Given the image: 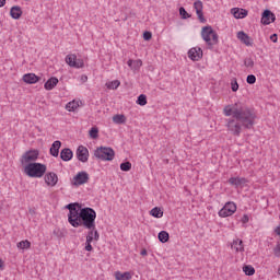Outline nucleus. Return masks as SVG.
Wrapping results in <instances>:
<instances>
[{
    "mask_svg": "<svg viewBox=\"0 0 280 280\" xmlns=\"http://www.w3.org/2000/svg\"><path fill=\"white\" fill-rule=\"evenodd\" d=\"M243 272H245L247 277H253V275H255V267L246 265L243 267Z\"/></svg>",
    "mask_w": 280,
    "mask_h": 280,
    "instance_id": "obj_30",
    "label": "nucleus"
},
{
    "mask_svg": "<svg viewBox=\"0 0 280 280\" xmlns=\"http://www.w3.org/2000/svg\"><path fill=\"white\" fill-rule=\"evenodd\" d=\"M275 257L280 258V242L277 243L276 247L273 248Z\"/></svg>",
    "mask_w": 280,
    "mask_h": 280,
    "instance_id": "obj_41",
    "label": "nucleus"
},
{
    "mask_svg": "<svg viewBox=\"0 0 280 280\" xmlns=\"http://www.w3.org/2000/svg\"><path fill=\"white\" fill-rule=\"evenodd\" d=\"M23 82L26 84H36V82H40V77L35 73H26L23 75Z\"/></svg>",
    "mask_w": 280,
    "mask_h": 280,
    "instance_id": "obj_18",
    "label": "nucleus"
},
{
    "mask_svg": "<svg viewBox=\"0 0 280 280\" xmlns=\"http://www.w3.org/2000/svg\"><path fill=\"white\" fill-rule=\"evenodd\" d=\"M137 104L139 106H145V104H148V96H145V94H140L138 96Z\"/></svg>",
    "mask_w": 280,
    "mask_h": 280,
    "instance_id": "obj_33",
    "label": "nucleus"
},
{
    "mask_svg": "<svg viewBox=\"0 0 280 280\" xmlns=\"http://www.w3.org/2000/svg\"><path fill=\"white\" fill-rule=\"evenodd\" d=\"M10 15L15 21H19V19H21V16H23V10L19 5L12 7L11 10H10Z\"/></svg>",
    "mask_w": 280,
    "mask_h": 280,
    "instance_id": "obj_24",
    "label": "nucleus"
},
{
    "mask_svg": "<svg viewBox=\"0 0 280 280\" xmlns=\"http://www.w3.org/2000/svg\"><path fill=\"white\" fill-rule=\"evenodd\" d=\"M89 133L91 139H97V137H100V129H97V127H92Z\"/></svg>",
    "mask_w": 280,
    "mask_h": 280,
    "instance_id": "obj_35",
    "label": "nucleus"
},
{
    "mask_svg": "<svg viewBox=\"0 0 280 280\" xmlns=\"http://www.w3.org/2000/svg\"><path fill=\"white\" fill-rule=\"evenodd\" d=\"M232 14L234 19H246V16H248V11L245 9L234 8L232 9Z\"/></svg>",
    "mask_w": 280,
    "mask_h": 280,
    "instance_id": "obj_21",
    "label": "nucleus"
},
{
    "mask_svg": "<svg viewBox=\"0 0 280 280\" xmlns=\"http://www.w3.org/2000/svg\"><path fill=\"white\" fill-rule=\"evenodd\" d=\"M231 90L233 91V93H237V91L240 90V84L237 83V79H233L231 81Z\"/></svg>",
    "mask_w": 280,
    "mask_h": 280,
    "instance_id": "obj_39",
    "label": "nucleus"
},
{
    "mask_svg": "<svg viewBox=\"0 0 280 280\" xmlns=\"http://www.w3.org/2000/svg\"><path fill=\"white\" fill-rule=\"evenodd\" d=\"M223 114L225 117H231L226 119V128L233 137H240L242 130H253L255 128V119H257V114L253 108L244 105V103H235L233 105H228L223 108Z\"/></svg>",
    "mask_w": 280,
    "mask_h": 280,
    "instance_id": "obj_1",
    "label": "nucleus"
},
{
    "mask_svg": "<svg viewBox=\"0 0 280 280\" xmlns=\"http://www.w3.org/2000/svg\"><path fill=\"white\" fill-rule=\"evenodd\" d=\"M121 172H130L132 170V163L130 162H124L120 164Z\"/></svg>",
    "mask_w": 280,
    "mask_h": 280,
    "instance_id": "obj_36",
    "label": "nucleus"
},
{
    "mask_svg": "<svg viewBox=\"0 0 280 280\" xmlns=\"http://www.w3.org/2000/svg\"><path fill=\"white\" fill-rule=\"evenodd\" d=\"M66 62L67 65H69V67H72L73 69H84V60L78 59V56H75V54L67 55Z\"/></svg>",
    "mask_w": 280,
    "mask_h": 280,
    "instance_id": "obj_8",
    "label": "nucleus"
},
{
    "mask_svg": "<svg viewBox=\"0 0 280 280\" xmlns=\"http://www.w3.org/2000/svg\"><path fill=\"white\" fill-rule=\"evenodd\" d=\"M62 145V142H60V140H56L51 147H50V154L51 156L58 158V155L60 154V148Z\"/></svg>",
    "mask_w": 280,
    "mask_h": 280,
    "instance_id": "obj_20",
    "label": "nucleus"
},
{
    "mask_svg": "<svg viewBox=\"0 0 280 280\" xmlns=\"http://www.w3.org/2000/svg\"><path fill=\"white\" fill-rule=\"evenodd\" d=\"M250 218L248 217V214H244L243 218L241 219V222L243 224H248Z\"/></svg>",
    "mask_w": 280,
    "mask_h": 280,
    "instance_id": "obj_44",
    "label": "nucleus"
},
{
    "mask_svg": "<svg viewBox=\"0 0 280 280\" xmlns=\"http://www.w3.org/2000/svg\"><path fill=\"white\" fill-rule=\"evenodd\" d=\"M270 40H271V43H277V40H279V38H278L276 33L270 35Z\"/></svg>",
    "mask_w": 280,
    "mask_h": 280,
    "instance_id": "obj_45",
    "label": "nucleus"
},
{
    "mask_svg": "<svg viewBox=\"0 0 280 280\" xmlns=\"http://www.w3.org/2000/svg\"><path fill=\"white\" fill-rule=\"evenodd\" d=\"M140 255H142V257H145V255H148V250H147V249H142V250L140 252Z\"/></svg>",
    "mask_w": 280,
    "mask_h": 280,
    "instance_id": "obj_47",
    "label": "nucleus"
},
{
    "mask_svg": "<svg viewBox=\"0 0 280 280\" xmlns=\"http://www.w3.org/2000/svg\"><path fill=\"white\" fill-rule=\"evenodd\" d=\"M81 80L83 81V82H86L88 80H89V77H86V75H81Z\"/></svg>",
    "mask_w": 280,
    "mask_h": 280,
    "instance_id": "obj_48",
    "label": "nucleus"
},
{
    "mask_svg": "<svg viewBox=\"0 0 280 280\" xmlns=\"http://www.w3.org/2000/svg\"><path fill=\"white\" fill-rule=\"evenodd\" d=\"M235 211H237V205L233 201H228L219 211V218H231Z\"/></svg>",
    "mask_w": 280,
    "mask_h": 280,
    "instance_id": "obj_7",
    "label": "nucleus"
},
{
    "mask_svg": "<svg viewBox=\"0 0 280 280\" xmlns=\"http://www.w3.org/2000/svg\"><path fill=\"white\" fill-rule=\"evenodd\" d=\"M68 209V222L73 226V229H95V220L97 218V212L93 208H82L78 202L69 203L66 206Z\"/></svg>",
    "mask_w": 280,
    "mask_h": 280,
    "instance_id": "obj_2",
    "label": "nucleus"
},
{
    "mask_svg": "<svg viewBox=\"0 0 280 280\" xmlns=\"http://www.w3.org/2000/svg\"><path fill=\"white\" fill-rule=\"evenodd\" d=\"M115 279L116 280H130L132 279V275L129 271H116L115 272Z\"/></svg>",
    "mask_w": 280,
    "mask_h": 280,
    "instance_id": "obj_26",
    "label": "nucleus"
},
{
    "mask_svg": "<svg viewBox=\"0 0 280 280\" xmlns=\"http://www.w3.org/2000/svg\"><path fill=\"white\" fill-rule=\"evenodd\" d=\"M237 38L243 45H246V47H253V39L244 31L237 33Z\"/></svg>",
    "mask_w": 280,
    "mask_h": 280,
    "instance_id": "obj_16",
    "label": "nucleus"
},
{
    "mask_svg": "<svg viewBox=\"0 0 280 280\" xmlns=\"http://www.w3.org/2000/svg\"><path fill=\"white\" fill-rule=\"evenodd\" d=\"M276 19L275 13L267 9L262 12L261 23L262 25H270V23H275Z\"/></svg>",
    "mask_w": 280,
    "mask_h": 280,
    "instance_id": "obj_13",
    "label": "nucleus"
},
{
    "mask_svg": "<svg viewBox=\"0 0 280 280\" xmlns=\"http://www.w3.org/2000/svg\"><path fill=\"white\" fill-rule=\"evenodd\" d=\"M44 180L48 187H56V185H58V175L54 172L47 173Z\"/></svg>",
    "mask_w": 280,
    "mask_h": 280,
    "instance_id": "obj_14",
    "label": "nucleus"
},
{
    "mask_svg": "<svg viewBox=\"0 0 280 280\" xmlns=\"http://www.w3.org/2000/svg\"><path fill=\"white\" fill-rule=\"evenodd\" d=\"M94 242H100V232L97 231V228L94 226L92 229H88V235H86V241L93 243Z\"/></svg>",
    "mask_w": 280,
    "mask_h": 280,
    "instance_id": "obj_15",
    "label": "nucleus"
},
{
    "mask_svg": "<svg viewBox=\"0 0 280 280\" xmlns=\"http://www.w3.org/2000/svg\"><path fill=\"white\" fill-rule=\"evenodd\" d=\"M150 213L153 218H163V211L159 207L153 208Z\"/></svg>",
    "mask_w": 280,
    "mask_h": 280,
    "instance_id": "obj_32",
    "label": "nucleus"
},
{
    "mask_svg": "<svg viewBox=\"0 0 280 280\" xmlns=\"http://www.w3.org/2000/svg\"><path fill=\"white\" fill-rule=\"evenodd\" d=\"M143 38L145 39V40H151L152 39V33L151 32H144L143 33Z\"/></svg>",
    "mask_w": 280,
    "mask_h": 280,
    "instance_id": "obj_43",
    "label": "nucleus"
},
{
    "mask_svg": "<svg viewBox=\"0 0 280 280\" xmlns=\"http://www.w3.org/2000/svg\"><path fill=\"white\" fill-rule=\"evenodd\" d=\"M58 78L56 77H51L50 79H48L46 81V83L44 84V89L46 91H54V89H56V86H58Z\"/></svg>",
    "mask_w": 280,
    "mask_h": 280,
    "instance_id": "obj_19",
    "label": "nucleus"
},
{
    "mask_svg": "<svg viewBox=\"0 0 280 280\" xmlns=\"http://www.w3.org/2000/svg\"><path fill=\"white\" fill-rule=\"evenodd\" d=\"M248 180L244 177H231L229 179V184L232 185L233 187H244Z\"/></svg>",
    "mask_w": 280,
    "mask_h": 280,
    "instance_id": "obj_17",
    "label": "nucleus"
},
{
    "mask_svg": "<svg viewBox=\"0 0 280 280\" xmlns=\"http://www.w3.org/2000/svg\"><path fill=\"white\" fill-rule=\"evenodd\" d=\"M91 179L90 175L85 171H81L77 173V175L72 178L71 185L72 187H81V185H86Z\"/></svg>",
    "mask_w": 280,
    "mask_h": 280,
    "instance_id": "obj_6",
    "label": "nucleus"
},
{
    "mask_svg": "<svg viewBox=\"0 0 280 280\" xmlns=\"http://www.w3.org/2000/svg\"><path fill=\"white\" fill-rule=\"evenodd\" d=\"M34 161H38V150L26 151L21 159L22 165H30V163H35Z\"/></svg>",
    "mask_w": 280,
    "mask_h": 280,
    "instance_id": "obj_9",
    "label": "nucleus"
},
{
    "mask_svg": "<svg viewBox=\"0 0 280 280\" xmlns=\"http://www.w3.org/2000/svg\"><path fill=\"white\" fill-rule=\"evenodd\" d=\"M77 159L81 163H86L89 161V149L84 145H79L77 149Z\"/></svg>",
    "mask_w": 280,
    "mask_h": 280,
    "instance_id": "obj_11",
    "label": "nucleus"
},
{
    "mask_svg": "<svg viewBox=\"0 0 280 280\" xmlns=\"http://www.w3.org/2000/svg\"><path fill=\"white\" fill-rule=\"evenodd\" d=\"M92 243L89 241H85V250L88 253H91V250H93V245H91Z\"/></svg>",
    "mask_w": 280,
    "mask_h": 280,
    "instance_id": "obj_42",
    "label": "nucleus"
},
{
    "mask_svg": "<svg viewBox=\"0 0 280 280\" xmlns=\"http://www.w3.org/2000/svg\"><path fill=\"white\" fill-rule=\"evenodd\" d=\"M114 124H126V116L124 114H116L113 116Z\"/></svg>",
    "mask_w": 280,
    "mask_h": 280,
    "instance_id": "obj_28",
    "label": "nucleus"
},
{
    "mask_svg": "<svg viewBox=\"0 0 280 280\" xmlns=\"http://www.w3.org/2000/svg\"><path fill=\"white\" fill-rule=\"evenodd\" d=\"M5 5V0H0V8H3Z\"/></svg>",
    "mask_w": 280,
    "mask_h": 280,
    "instance_id": "obj_49",
    "label": "nucleus"
},
{
    "mask_svg": "<svg viewBox=\"0 0 280 280\" xmlns=\"http://www.w3.org/2000/svg\"><path fill=\"white\" fill-rule=\"evenodd\" d=\"M188 58L194 62H198L202 58V48L200 47H192L188 50Z\"/></svg>",
    "mask_w": 280,
    "mask_h": 280,
    "instance_id": "obj_10",
    "label": "nucleus"
},
{
    "mask_svg": "<svg viewBox=\"0 0 280 280\" xmlns=\"http://www.w3.org/2000/svg\"><path fill=\"white\" fill-rule=\"evenodd\" d=\"M120 84H121V82L119 80H114L112 82L106 83V88L112 91H115V90L119 89Z\"/></svg>",
    "mask_w": 280,
    "mask_h": 280,
    "instance_id": "obj_29",
    "label": "nucleus"
},
{
    "mask_svg": "<svg viewBox=\"0 0 280 280\" xmlns=\"http://www.w3.org/2000/svg\"><path fill=\"white\" fill-rule=\"evenodd\" d=\"M231 247L236 253H244V242L240 238L233 241Z\"/></svg>",
    "mask_w": 280,
    "mask_h": 280,
    "instance_id": "obj_25",
    "label": "nucleus"
},
{
    "mask_svg": "<svg viewBox=\"0 0 280 280\" xmlns=\"http://www.w3.org/2000/svg\"><path fill=\"white\" fill-rule=\"evenodd\" d=\"M194 8L196 10V14H197L200 23H207V19L205 18V13L202 12V10H203L202 1L196 0L194 2Z\"/></svg>",
    "mask_w": 280,
    "mask_h": 280,
    "instance_id": "obj_12",
    "label": "nucleus"
},
{
    "mask_svg": "<svg viewBox=\"0 0 280 280\" xmlns=\"http://www.w3.org/2000/svg\"><path fill=\"white\" fill-rule=\"evenodd\" d=\"M246 82L247 84H255V82H257V77H255V74H249L246 78Z\"/></svg>",
    "mask_w": 280,
    "mask_h": 280,
    "instance_id": "obj_40",
    "label": "nucleus"
},
{
    "mask_svg": "<svg viewBox=\"0 0 280 280\" xmlns=\"http://www.w3.org/2000/svg\"><path fill=\"white\" fill-rule=\"evenodd\" d=\"M60 159L65 162L71 161V159H73V151L69 148L62 149L60 152Z\"/></svg>",
    "mask_w": 280,
    "mask_h": 280,
    "instance_id": "obj_23",
    "label": "nucleus"
},
{
    "mask_svg": "<svg viewBox=\"0 0 280 280\" xmlns=\"http://www.w3.org/2000/svg\"><path fill=\"white\" fill-rule=\"evenodd\" d=\"M79 106L80 105L78 103H75V101H73V102H69L66 105V108H67V110H69V113H73V112L78 110Z\"/></svg>",
    "mask_w": 280,
    "mask_h": 280,
    "instance_id": "obj_31",
    "label": "nucleus"
},
{
    "mask_svg": "<svg viewBox=\"0 0 280 280\" xmlns=\"http://www.w3.org/2000/svg\"><path fill=\"white\" fill-rule=\"evenodd\" d=\"M244 67H246L247 69H253V67H255V61L253 60V58H245Z\"/></svg>",
    "mask_w": 280,
    "mask_h": 280,
    "instance_id": "obj_37",
    "label": "nucleus"
},
{
    "mask_svg": "<svg viewBox=\"0 0 280 280\" xmlns=\"http://www.w3.org/2000/svg\"><path fill=\"white\" fill-rule=\"evenodd\" d=\"M158 238L160 240V242L162 244H165V243L170 242V233H167L166 231H161L158 234Z\"/></svg>",
    "mask_w": 280,
    "mask_h": 280,
    "instance_id": "obj_27",
    "label": "nucleus"
},
{
    "mask_svg": "<svg viewBox=\"0 0 280 280\" xmlns=\"http://www.w3.org/2000/svg\"><path fill=\"white\" fill-rule=\"evenodd\" d=\"M47 172V165L38 162L28 163L24 166V174L30 178H43Z\"/></svg>",
    "mask_w": 280,
    "mask_h": 280,
    "instance_id": "obj_3",
    "label": "nucleus"
},
{
    "mask_svg": "<svg viewBox=\"0 0 280 280\" xmlns=\"http://www.w3.org/2000/svg\"><path fill=\"white\" fill-rule=\"evenodd\" d=\"M201 37L203 38L208 47H213V45H218L219 43L218 33L213 31V27H211L210 25L202 27Z\"/></svg>",
    "mask_w": 280,
    "mask_h": 280,
    "instance_id": "obj_4",
    "label": "nucleus"
},
{
    "mask_svg": "<svg viewBox=\"0 0 280 280\" xmlns=\"http://www.w3.org/2000/svg\"><path fill=\"white\" fill-rule=\"evenodd\" d=\"M179 15L184 20L191 19V14H188L187 10H185L183 7L179 8Z\"/></svg>",
    "mask_w": 280,
    "mask_h": 280,
    "instance_id": "obj_38",
    "label": "nucleus"
},
{
    "mask_svg": "<svg viewBox=\"0 0 280 280\" xmlns=\"http://www.w3.org/2000/svg\"><path fill=\"white\" fill-rule=\"evenodd\" d=\"M278 275H280V266H279V268H278Z\"/></svg>",
    "mask_w": 280,
    "mask_h": 280,
    "instance_id": "obj_51",
    "label": "nucleus"
},
{
    "mask_svg": "<svg viewBox=\"0 0 280 280\" xmlns=\"http://www.w3.org/2000/svg\"><path fill=\"white\" fill-rule=\"evenodd\" d=\"M94 156L100 161H113L115 159V150L110 147H100L94 151Z\"/></svg>",
    "mask_w": 280,
    "mask_h": 280,
    "instance_id": "obj_5",
    "label": "nucleus"
},
{
    "mask_svg": "<svg viewBox=\"0 0 280 280\" xmlns=\"http://www.w3.org/2000/svg\"><path fill=\"white\" fill-rule=\"evenodd\" d=\"M128 67H130V69H132V71H139V69H141V67H143V61H141V59H129L127 61Z\"/></svg>",
    "mask_w": 280,
    "mask_h": 280,
    "instance_id": "obj_22",
    "label": "nucleus"
},
{
    "mask_svg": "<svg viewBox=\"0 0 280 280\" xmlns=\"http://www.w3.org/2000/svg\"><path fill=\"white\" fill-rule=\"evenodd\" d=\"M0 268H3V260L0 259Z\"/></svg>",
    "mask_w": 280,
    "mask_h": 280,
    "instance_id": "obj_50",
    "label": "nucleus"
},
{
    "mask_svg": "<svg viewBox=\"0 0 280 280\" xmlns=\"http://www.w3.org/2000/svg\"><path fill=\"white\" fill-rule=\"evenodd\" d=\"M275 233L280 236V225L275 229Z\"/></svg>",
    "mask_w": 280,
    "mask_h": 280,
    "instance_id": "obj_46",
    "label": "nucleus"
},
{
    "mask_svg": "<svg viewBox=\"0 0 280 280\" xmlns=\"http://www.w3.org/2000/svg\"><path fill=\"white\" fill-rule=\"evenodd\" d=\"M32 246V243H30V241L25 240V241H21L18 243V248H21L22 250H25L27 248H30Z\"/></svg>",
    "mask_w": 280,
    "mask_h": 280,
    "instance_id": "obj_34",
    "label": "nucleus"
}]
</instances>
